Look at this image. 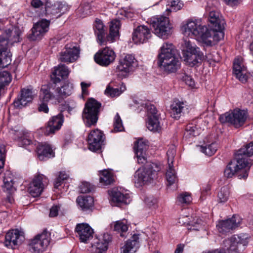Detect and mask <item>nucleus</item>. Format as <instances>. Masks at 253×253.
<instances>
[{"instance_id":"obj_52","label":"nucleus","mask_w":253,"mask_h":253,"mask_svg":"<svg viewBox=\"0 0 253 253\" xmlns=\"http://www.w3.org/2000/svg\"><path fill=\"white\" fill-rule=\"evenodd\" d=\"M9 41H8L6 35L3 33L0 36V50L1 49H9Z\"/></svg>"},{"instance_id":"obj_17","label":"nucleus","mask_w":253,"mask_h":253,"mask_svg":"<svg viewBox=\"0 0 253 253\" xmlns=\"http://www.w3.org/2000/svg\"><path fill=\"white\" fill-rule=\"evenodd\" d=\"M137 65V61L134 56L131 54H127L124 58L120 60L117 69L120 72L124 73L125 76L133 70Z\"/></svg>"},{"instance_id":"obj_1","label":"nucleus","mask_w":253,"mask_h":253,"mask_svg":"<svg viewBox=\"0 0 253 253\" xmlns=\"http://www.w3.org/2000/svg\"><path fill=\"white\" fill-rule=\"evenodd\" d=\"M176 54V50L172 44L164 43L161 47L158 55L159 66L168 73L175 72L180 65Z\"/></svg>"},{"instance_id":"obj_43","label":"nucleus","mask_w":253,"mask_h":253,"mask_svg":"<svg viewBox=\"0 0 253 253\" xmlns=\"http://www.w3.org/2000/svg\"><path fill=\"white\" fill-rule=\"evenodd\" d=\"M147 141L142 139H138L135 143L134 149L136 155L145 154L148 148Z\"/></svg>"},{"instance_id":"obj_49","label":"nucleus","mask_w":253,"mask_h":253,"mask_svg":"<svg viewBox=\"0 0 253 253\" xmlns=\"http://www.w3.org/2000/svg\"><path fill=\"white\" fill-rule=\"evenodd\" d=\"M128 229L127 225L121 221H116L114 225V230L120 233V236L124 237Z\"/></svg>"},{"instance_id":"obj_60","label":"nucleus","mask_w":253,"mask_h":253,"mask_svg":"<svg viewBox=\"0 0 253 253\" xmlns=\"http://www.w3.org/2000/svg\"><path fill=\"white\" fill-rule=\"evenodd\" d=\"M144 201L148 206L151 207L157 203V199L153 196H149L145 198Z\"/></svg>"},{"instance_id":"obj_38","label":"nucleus","mask_w":253,"mask_h":253,"mask_svg":"<svg viewBox=\"0 0 253 253\" xmlns=\"http://www.w3.org/2000/svg\"><path fill=\"white\" fill-rule=\"evenodd\" d=\"M159 116H149L146 123L148 129L153 132H159L161 129V126L159 120Z\"/></svg>"},{"instance_id":"obj_9","label":"nucleus","mask_w":253,"mask_h":253,"mask_svg":"<svg viewBox=\"0 0 253 253\" xmlns=\"http://www.w3.org/2000/svg\"><path fill=\"white\" fill-rule=\"evenodd\" d=\"M247 117L248 113L246 111L236 109L221 115L219 119L221 123H229L237 128L244 125Z\"/></svg>"},{"instance_id":"obj_42","label":"nucleus","mask_w":253,"mask_h":253,"mask_svg":"<svg viewBox=\"0 0 253 253\" xmlns=\"http://www.w3.org/2000/svg\"><path fill=\"white\" fill-rule=\"evenodd\" d=\"M183 3L179 0H169L166 5L165 15H169L172 12H175L181 9Z\"/></svg>"},{"instance_id":"obj_30","label":"nucleus","mask_w":253,"mask_h":253,"mask_svg":"<svg viewBox=\"0 0 253 253\" xmlns=\"http://www.w3.org/2000/svg\"><path fill=\"white\" fill-rule=\"evenodd\" d=\"M186 110V105L184 102L178 100H174L170 105V116L177 120L184 114Z\"/></svg>"},{"instance_id":"obj_20","label":"nucleus","mask_w":253,"mask_h":253,"mask_svg":"<svg viewBox=\"0 0 253 253\" xmlns=\"http://www.w3.org/2000/svg\"><path fill=\"white\" fill-rule=\"evenodd\" d=\"M63 122L64 116L61 113L52 117L48 122L44 134L46 135L54 134L56 131L60 129Z\"/></svg>"},{"instance_id":"obj_51","label":"nucleus","mask_w":253,"mask_h":253,"mask_svg":"<svg viewBox=\"0 0 253 253\" xmlns=\"http://www.w3.org/2000/svg\"><path fill=\"white\" fill-rule=\"evenodd\" d=\"M229 189L227 186H223L218 193L217 197L218 201L219 203L226 202L229 197Z\"/></svg>"},{"instance_id":"obj_46","label":"nucleus","mask_w":253,"mask_h":253,"mask_svg":"<svg viewBox=\"0 0 253 253\" xmlns=\"http://www.w3.org/2000/svg\"><path fill=\"white\" fill-rule=\"evenodd\" d=\"M100 182L105 185L111 184L113 180L112 174L107 170H104L100 173Z\"/></svg>"},{"instance_id":"obj_40","label":"nucleus","mask_w":253,"mask_h":253,"mask_svg":"<svg viewBox=\"0 0 253 253\" xmlns=\"http://www.w3.org/2000/svg\"><path fill=\"white\" fill-rule=\"evenodd\" d=\"M73 89L72 84L69 83L65 84L61 87H57L55 90L56 94L60 97V102L64 97L70 95L72 94Z\"/></svg>"},{"instance_id":"obj_26","label":"nucleus","mask_w":253,"mask_h":253,"mask_svg":"<svg viewBox=\"0 0 253 253\" xmlns=\"http://www.w3.org/2000/svg\"><path fill=\"white\" fill-rule=\"evenodd\" d=\"M247 166L245 163L238 161V159L235 157V159L231 161L227 166L224 170V175L227 178H231L237 173L240 169L245 168Z\"/></svg>"},{"instance_id":"obj_61","label":"nucleus","mask_w":253,"mask_h":253,"mask_svg":"<svg viewBox=\"0 0 253 253\" xmlns=\"http://www.w3.org/2000/svg\"><path fill=\"white\" fill-rule=\"evenodd\" d=\"M60 209L59 206L54 205L51 207L50 210L49 216L55 217L58 215V211Z\"/></svg>"},{"instance_id":"obj_36","label":"nucleus","mask_w":253,"mask_h":253,"mask_svg":"<svg viewBox=\"0 0 253 253\" xmlns=\"http://www.w3.org/2000/svg\"><path fill=\"white\" fill-rule=\"evenodd\" d=\"M4 175L3 190L7 194H12L15 190L13 187V175L10 171H6Z\"/></svg>"},{"instance_id":"obj_28","label":"nucleus","mask_w":253,"mask_h":253,"mask_svg":"<svg viewBox=\"0 0 253 253\" xmlns=\"http://www.w3.org/2000/svg\"><path fill=\"white\" fill-rule=\"evenodd\" d=\"M121 26V21L118 19H114L110 22L109 33L106 36L108 43H112L119 38Z\"/></svg>"},{"instance_id":"obj_16","label":"nucleus","mask_w":253,"mask_h":253,"mask_svg":"<svg viewBox=\"0 0 253 253\" xmlns=\"http://www.w3.org/2000/svg\"><path fill=\"white\" fill-rule=\"evenodd\" d=\"M55 89L51 86L42 85L40 90V100L42 102L50 101L52 104L60 103V98L56 94Z\"/></svg>"},{"instance_id":"obj_47","label":"nucleus","mask_w":253,"mask_h":253,"mask_svg":"<svg viewBox=\"0 0 253 253\" xmlns=\"http://www.w3.org/2000/svg\"><path fill=\"white\" fill-rule=\"evenodd\" d=\"M199 147L202 152L209 156L213 155L217 148V144L215 143H212L205 146H200Z\"/></svg>"},{"instance_id":"obj_54","label":"nucleus","mask_w":253,"mask_h":253,"mask_svg":"<svg viewBox=\"0 0 253 253\" xmlns=\"http://www.w3.org/2000/svg\"><path fill=\"white\" fill-rule=\"evenodd\" d=\"M145 107H146L147 110L148 117L159 116V115L157 114V109L154 105H152L151 103L147 102V103L146 104Z\"/></svg>"},{"instance_id":"obj_53","label":"nucleus","mask_w":253,"mask_h":253,"mask_svg":"<svg viewBox=\"0 0 253 253\" xmlns=\"http://www.w3.org/2000/svg\"><path fill=\"white\" fill-rule=\"evenodd\" d=\"M79 188L81 192L83 193H89L93 189V187L89 183L86 182H82Z\"/></svg>"},{"instance_id":"obj_15","label":"nucleus","mask_w":253,"mask_h":253,"mask_svg":"<svg viewBox=\"0 0 253 253\" xmlns=\"http://www.w3.org/2000/svg\"><path fill=\"white\" fill-rule=\"evenodd\" d=\"M152 34L150 30L144 25L137 27L132 34V40L136 44L146 42L151 38Z\"/></svg>"},{"instance_id":"obj_41","label":"nucleus","mask_w":253,"mask_h":253,"mask_svg":"<svg viewBox=\"0 0 253 253\" xmlns=\"http://www.w3.org/2000/svg\"><path fill=\"white\" fill-rule=\"evenodd\" d=\"M28 134V132L23 131H15V139L17 140L20 146L25 147L31 143V140L29 138Z\"/></svg>"},{"instance_id":"obj_32","label":"nucleus","mask_w":253,"mask_h":253,"mask_svg":"<svg viewBox=\"0 0 253 253\" xmlns=\"http://www.w3.org/2000/svg\"><path fill=\"white\" fill-rule=\"evenodd\" d=\"M69 74V71L67 67L61 64L59 65L58 67L54 68V70L52 72L51 76V80L54 84H56L60 82L61 79L66 78L68 77Z\"/></svg>"},{"instance_id":"obj_10","label":"nucleus","mask_w":253,"mask_h":253,"mask_svg":"<svg viewBox=\"0 0 253 253\" xmlns=\"http://www.w3.org/2000/svg\"><path fill=\"white\" fill-rule=\"evenodd\" d=\"M49 244V235L46 230L41 234H38L31 240L30 246L32 252L41 253L45 251Z\"/></svg>"},{"instance_id":"obj_25","label":"nucleus","mask_w":253,"mask_h":253,"mask_svg":"<svg viewBox=\"0 0 253 253\" xmlns=\"http://www.w3.org/2000/svg\"><path fill=\"white\" fill-rule=\"evenodd\" d=\"M43 175L36 176L30 184L28 190L29 193L34 197L39 196L43 191Z\"/></svg>"},{"instance_id":"obj_62","label":"nucleus","mask_w":253,"mask_h":253,"mask_svg":"<svg viewBox=\"0 0 253 253\" xmlns=\"http://www.w3.org/2000/svg\"><path fill=\"white\" fill-rule=\"evenodd\" d=\"M5 161V154L0 149V174L2 172Z\"/></svg>"},{"instance_id":"obj_39","label":"nucleus","mask_w":253,"mask_h":253,"mask_svg":"<svg viewBox=\"0 0 253 253\" xmlns=\"http://www.w3.org/2000/svg\"><path fill=\"white\" fill-rule=\"evenodd\" d=\"M77 202L84 211L89 210L93 205V198L90 196H80L77 199Z\"/></svg>"},{"instance_id":"obj_35","label":"nucleus","mask_w":253,"mask_h":253,"mask_svg":"<svg viewBox=\"0 0 253 253\" xmlns=\"http://www.w3.org/2000/svg\"><path fill=\"white\" fill-rule=\"evenodd\" d=\"M21 33V31L17 27H14L11 29L6 30L3 33L6 35V37L10 45H12L15 42H20Z\"/></svg>"},{"instance_id":"obj_59","label":"nucleus","mask_w":253,"mask_h":253,"mask_svg":"<svg viewBox=\"0 0 253 253\" xmlns=\"http://www.w3.org/2000/svg\"><path fill=\"white\" fill-rule=\"evenodd\" d=\"M244 168H242V169H240L237 173V176L239 179H246L248 176V170L244 169Z\"/></svg>"},{"instance_id":"obj_33","label":"nucleus","mask_w":253,"mask_h":253,"mask_svg":"<svg viewBox=\"0 0 253 253\" xmlns=\"http://www.w3.org/2000/svg\"><path fill=\"white\" fill-rule=\"evenodd\" d=\"M233 74L240 82L243 83H246L248 80V76L246 75V70L239 59H235L233 67Z\"/></svg>"},{"instance_id":"obj_3","label":"nucleus","mask_w":253,"mask_h":253,"mask_svg":"<svg viewBox=\"0 0 253 253\" xmlns=\"http://www.w3.org/2000/svg\"><path fill=\"white\" fill-rule=\"evenodd\" d=\"M161 169L160 166L151 162H146L142 169L137 170L134 175L135 182L139 186L148 184L154 180Z\"/></svg>"},{"instance_id":"obj_18","label":"nucleus","mask_w":253,"mask_h":253,"mask_svg":"<svg viewBox=\"0 0 253 253\" xmlns=\"http://www.w3.org/2000/svg\"><path fill=\"white\" fill-rule=\"evenodd\" d=\"M24 237L18 229L9 231L5 237L4 244L8 248L14 249L21 244Z\"/></svg>"},{"instance_id":"obj_7","label":"nucleus","mask_w":253,"mask_h":253,"mask_svg":"<svg viewBox=\"0 0 253 253\" xmlns=\"http://www.w3.org/2000/svg\"><path fill=\"white\" fill-rule=\"evenodd\" d=\"M147 23L154 29L155 34L162 39H167L171 34L172 28L168 17H151Z\"/></svg>"},{"instance_id":"obj_19","label":"nucleus","mask_w":253,"mask_h":253,"mask_svg":"<svg viewBox=\"0 0 253 253\" xmlns=\"http://www.w3.org/2000/svg\"><path fill=\"white\" fill-rule=\"evenodd\" d=\"M93 29L98 43L100 45H106L108 43V41H106L107 29L102 21L96 18L93 24Z\"/></svg>"},{"instance_id":"obj_37","label":"nucleus","mask_w":253,"mask_h":253,"mask_svg":"<svg viewBox=\"0 0 253 253\" xmlns=\"http://www.w3.org/2000/svg\"><path fill=\"white\" fill-rule=\"evenodd\" d=\"M37 153L39 159L41 161L44 160L45 158L54 156L53 151L48 145H39L37 147Z\"/></svg>"},{"instance_id":"obj_50","label":"nucleus","mask_w":253,"mask_h":253,"mask_svg":"<svg viewBox=\"0 0 253 253\" xmlns=\"http://www.w3.org/2000/svg\"><path fill=\"white\" fill-rule=\"evenodd\" d=\"M113 126L114 129L111 130L112 132L122 131L124 130L122 119L118 113L116 114L114 118Z\"/></svg>"},{"instance_id":"obj_2","label":"nucleus","mask_w":253,"mask_h":253,"mask_svg":"<svg viewBox=\"0 0 253 253\" xmlns=\"http://www.w3.org/2000/svg\"><path fill=\"white\" fill-rule=\"evenodd\" d=\"M209 28L207 27L206 37L211 41V46L214 42H218L223 39L225 22L222 17H208Z\"/></svg>"},{"instance_id":"obj_63","label":"nucleus","mask_w":253,"mask_h":253,"mask_svg":"<svg viewBox=\"0 0 253 253\" xmlns=\"http://www.w3.org/2000/svg\"><path fill=\"white\" fill-rule=\"evenodd\" d=\"M67 111L69 114H71L72 111L74 110L76 107V103L73 100L68 101L67 103Z\"/></svg>"},{"instance_id":"obj_27","label":"nucleus","mask_w":253,"mask_h":253,"mask_svg":"<svg viewBox=\"0 0 253 253\" xmlns=\"http://www.w3.org/2000/svg\"><path fill=\"white\" fill-rule=\"evenodd\" d=\"M247 166L245 163L238 161V159L235 157V159L231 161L227 166L224 170V175L227 178H231L237 173L240 169L245 168Z\"/></svg>"},{"instance_id":"obj_4","label":"nucleus","mask_w":253,"mask_h":253,"mask_svg":"<svg viewBox=\"0 0 253 253\" xmlns=\"http://www.w3.org/2000/svg\"><path fill=\"white\" fill-rule=\"evenodd\" d=\"M183 46L182 58L188 65L193 67L198 65L203 61V53L194 43L189 40H185Z\"/></svg>"},{"instance_id":"obj_31","label":"nucleus","mask_w":253,"mask_h":253,"mask_svg":"<svg viewBox=\"0 0 253 253\" xmlns=\"http://www.w3.org/2000/svg\"><path fill=\"white\" fill-rule=\"evenodd\" d=\"M139 235L134 234L121 248L122 253H134L139 248Z\"/></svg>"},{"instance_id":"obj_24","label":"nucleus","mask_w":253,"mask_h":253,"mask_svg":"<svg viewBox=\"0 0 253 253\" xmlns=\"http://www.w3.org/2000/svg\"><path fill=\"white\" fill-rule=\"evenodd\" d=\"M75 231L82 242L85 243L92 238L93 229L86 223L78 224Z\"/></svg>"},{"instance_id":"obj_23","label":"nucleus","mask_w":253,"mask_h":253,"mask_svg":"<svg viewBox=\"0 0 253 253\" xmlns=\"http://www.w3.org/2000/svg\"><path fill=\"white\" fill-rule=\"evenodd\" d=\"M253 155V141L247 144L244 148H241L235 153L236 158L238 161L245 163L247 167L250 163L248 157Z\"/></svg>"},{"instance_id":"obj_34","label":"nucleus","mask_w":253,"mask_h":253,"mask_svg":"<svg viewBox=\"0 0 253 253\" xmlns=\"http://www.w3.org/2000/svg\"><path fill=\"white\" fill-rule=\"evenodd\" d=\"M79 50L74 46L73 48L66 49L60 53V60L62 62H73L77 59L79 56Z\"/></svg>"},{"instance_id":"obj_13","label":"nucleus","mask_w":253,"mask_h":253,"mask_svg":"<svg viewBox=\"0 0 253 253\" xmlns=\"http://www.w3.org/2000/svg\"><path fill=\"white\" fill-rule=\"evenodd\" d=\"M87 141L90 150L93 152L99 150L103 142V133L98 129L91 130L88 134Z\"/></svg>"},{"instance_id":"obj_58","label":"nucleus","mask_w":253,"mask_h":253,"mask_svg":"<svg viewBox=\"0 0 253 253\" xmlns=\"http://www.w3.org/2000/svg\"><path fill=\"white\" fill-rule=\"evenodd\" d=\"M11 56L12 54L9 49H1V50H0V60H1V61L6 57H8L10 63L11 61Z\"/></svg>"},{"instance_id":"obj_44","label":"nucleus","mask_w":253,"mask_h":253,"mask_svg":"<svg viewBox=\"0 0 253 253\" xmlns=\"http://www.w3.org/2000/svg\"><path fill=\"white\" fill-rule=\"evenodd\" d=\"M126 90L125 85H122L120 88H113L108 85L105 90V94L111 97H115L119 96Z\"/></svg>"},{"instance_id":"obj_45","label":"nucleus","mask_w":253,"mask_h":253,"mask_svg":"<svg viewBox=\"0 0 253 253\" xmlns=\"http://www.w3.org/2000/svg\"><path fill=\"white\" fill-rule=\"evenodd\" d=\"M166 177L169 185L173 184L177 180L175 170L173 169L172 161L169 164V169L166 172Z\"/></svg>"},{"instance_id":"obj_56","label":"nucleus","mask_w":253,"mask_h":253,"mask_svg":"<svg viewBox=\"0 0 253 253\" xmlns=\"http://www.w3.org/2000/svg\"><path fill=\"white\" fill-rule=\"evenodd\" d=\"M48 0H32L31 2V5L35 8H40L47 4Z\"/></svg>"},{"instance_id":"obj_8","label":"nucleus","mask_w":253,"mask_h":253,"mask_svg":"<svg viewBox=\"0 0 253 253\" xmlns=\"http://www.w3.org/2000/svg\"><path fill=\"white\" fill-rule=\"evenodd\" d=\"M250 236L247 234L242 233L234 235L223 242V251L229 253H241L245 249V246L248 244Z\"/></svg>"},{"instance_id":"obj_48","label":"nucleus","mask_w":253,"mask_h":253,"mask_svg":"<svg viewBox=\"0 0 253 253\" xmlns=\"http://www.w3.org/2000/svg\"><path fill=\"white\" fill-rule=\"evenodd\" d=\"M199 134L198 128L192 124L187 125L184 133V137L186 138L194 137Z\"/></svg>"},{"instance_id":"obj_22","label":"nucleus","mask_w":253,"mask_h":253,"mask_svg":"<svg viewBox=\"0 0 253 253\" xmlns=\"http://www.w3.org/2000/svg\"><path fill=\"white\" fill-rule=\"evenodd\" d=\"M111 200L116 206H122L129 204L131 199L128 193H124L118 189H113L111 192Z\"/></svg>"},{"instance_id":"obj_57","label":"nucleus","mask_w":253,"mask_h":253,"mask_svg":"<svg viewBox=\"0 0 253 253\" xmlns=\"http://www.w3.org/2000/svg\"><path fill=\"white\" fill-rule=\"evenodd\" d=\"M181 80L190 86H193L195 85V82L193 79L187 74H184L181 77Z\"/></svg>"},{"instance_id":"obj_12","label":"nucleus","mask_w":253,"mask_h":253,"mask_svg":"<svg viewBox=\"0 0 253 253\" xmlns=\"http://www.w3.org/2000/svg\"><path fill=\"white\" fill-rule=\"evenodd\" d=\"M50 21L43 19L34 24L28 37L31 41L41 39L49 30Z\"/></svg>"},{"instance_id":"obj_6","label":"nucleus","mask_w":253,"mask_h":253,"mask_svg":"<svg viewBox=\"0 0 253 253\" xmlns=\"http://www.w3.org/2000/svg\"><path fill=\"white\" fill-rule=\"evenodd\" d=\"M101 106V104L93 98H90L86 101L82 113V118L86 126L96 125Z\"/></svg>"},{"instance_id":"obj_21","label":"nucleus","mask_w":253,"mask_h":253,"mask_svg":"<svg viewBox=\"0 0 253 253\" xmlns=\"http://www.w3.org/2000/svg\"><path fill=\"white\" fill-rule=\"evenodd\" d=\"M240 222L241 219L239 216L234 215L231 218L219 221L216 227L220 232H227L237 228Z\"/></svg>"},{"instance_id":"obj_14","label":"nucleus","mask_w":253,"mask_h":253,"mask_svg":"<svg viewBox=\"0 0 253 253\" xmlns=\"http://www.w3.org/2000/svg\"><path fill=\"white\" fill-rule=\"evenodd\" d=\"M19 96L14 100L13 105L15 108L20 109L32 101L34 98V91L32 89L23 88Z\"/></svg>"},{"instance_id":"obj_64","label":"nucleus","mask_w":253,"mask_h":253,"mask_svg":"<svg viewBox=\"0 0 253 253\" xmlns=\"http://www.w3.org/2000/svg\"><path fill=\"white\" fill-rule=\"evenodd\" d=\"M46 102L41 101V103L40 104L38 108L40 112H43L45 113L48 112V108Z\"/></svg>"},{"instance_id":"obj_5","label":"nucleus","mask_w":253,"mask_h":253,"mask_svg":"<svg viewBox=\"0 0 253 253\" xmlns=\"http://www.w3.org/2000/svg\"><path fill=\"white\" fill-rule=\"evenodd\" d=\"M181 31L186 36L190 34L200 38L201 42L207 46H211V41L206 37L207 27L194 21L183 22L181 25Z\"/></svg>"},{"instance_id":"obj_29","label":"nucleus","mask_w":253,"mask_h":253,"mask_svg":"<svg viewBox=\"0 0 253 253\" xmlns=\"http://www.w3.org/2000/svg\"><path fill=\"white\" fill-rule=\"evenodd\" d=\"M111 241V237L108 234H104L101 239H96L92 245L93 253H105L108 249V244Z\"/></svg>"},{"instance_id":"obj_55","label":"nucleus","mask_w":253,"mask_h":253,"mask_svg":"<svg viewBox=\"0 0 253 253\" xmlns=\"http://www.w3.org/2000/svg\"><path fill=\"white\" fill-rule=\"evenodd\" d=\"M191 201V198L189 194L185 193L181 194L178 197V201L180 203L188 204Z\"/></svg>"},{"instance_id":"obj_11","label":"nucleus","mask_w":253,"mask_h":253,"mask_svg":"<svg viewBox=\"0 0 253 253\" xmlns=\"http://www.w3.org/2000/svg\"><path fill=\"white\" fill-rule=\"evenodd\" d=\"M116 54L114 50L106 47L99 50L94 56L95 61L102 66H107L115 60Z\"/></svg>"}]
</instances>
